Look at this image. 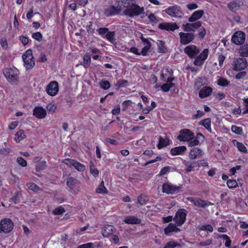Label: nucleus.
I'll use <instances>...</instances> for the list:
<instances>
[{"label": "nucleus", "instance_id": "obj_58", "mask_svg": "<svg viewBox=\"0 0 248 248\" xmlns=\"http://www.w3.org/2000/svg\"><path fill=\"white\" fill-rule=\"evenodd\" d=\"M171 169V167L167 166L162 168L159 172V175L163 176L169 172Z\"/></svg>", "mask_w": 248, "mask_h": 248}, {"label": "nucleus", "instance_id": "obj_11", "mask_svg": "<svg viewBox=\"0 0 248 248\" xmlns=\"http://www.w3.org/2000/svg\"><path fill=\"white\" fill-rule=\"evenodd\" d=\"M46 91L47 94L50 96L56 95L59 91V85L57 82L51 81L46 86Z\"/></svg>", "mask_w": 248, "mask_h": 248}, {"label": "nucleus", "instance_id": "obj_44", "mask_svg": "<svg viewBox=\"0 0 248 248\" xmlns=\"http://www.w3.org/2000/svg\"><path fill=\"white\" fill-rule=\"evenodd\" d=\"M187 142H188L189 146L191 147L198 145L200 142L199 140H197V138L194 137V135L191 137V139H190Z\"/></svg>", "mask_w": 248, "mask_h": 248}, {"label": "nucleus", "instance_id": "obj_64", "mask_svg": "<svg viewBox=\"0 0 248 248\" xmlns=\"http://www.w3.org/2000/svg\"><path fill=\"white\" fill-rule=\"evenodd\" d=\"M78 248H93V244L92 243H88L78 246Z\"/></svg>", "mask_w": 248, "mask_h": 248}, {"label": "nucleus", "instance_id": "obj_34", "mask_svg": "<svg viewBox=\"0 0 248 248\" xmlns=\"http://www.w3.org/2000/svg\"><path fill=\"white\" fill-rule=\"evenodd\" d=\"M119 3L118 5H122V8H128L129 4L132 2L134 0H116Z\"/></svg>", "mask_w": 248, "mask_h": 248}, {"label": "nucleus", "instance_id": "obj_31", "mask_svg": "<svg viewBox=\"0 0 248 248\" xmlns=\"http://www.w3.org/2000/svg\"><path fill=\"white\" fill-rule=\"evenodd\" d=\"M233 143L235 146H236L238 149V150L243 153H247L248 152L247 148L244 145L243 143L241 142H239L236 140L233 141Z\"/></svg>", "mask_w": 248, "mask_h": 248}, {"label": "nucleus", "instance_id": "obj_8", "mask_svg": "<svg viewBox=\"0 0 248 248\" xmlns=\"http://www.w3.org/2000/svg\"><path fill=\"white\" fill-rule=\"evenodd\" d=\"M181 187L172 185L170 183H164L162 186V191L167 194H175L178 193Z\"/></svg>", "mask_w": 248, "mask_h": 248}, {"label": "nucleus", "instance_id": "obj_9", "mask_svg": "<svg viewBox=\"0 0 248 248\" xmlns=\"http://www.w3.org/2000/svg\"><path fill=\"white\" fill-rule=\"evenodd\" d=\"M246 39V34L242 31L234 32L232 37V41L236 45H241L244 43Z\"/></svg>", "mask_w": 248, "mask_h": 248}, {"label": "nucleus", "instance_id": "obj_5", "mask_svg": "<svg viewBox=\"0 0 248 248\" xmlns=\"http://www.w3.org/2000/svg\"><path fill=\"white\" fill-rule=\"evenodd\" d=\"M164 11L170 16L174 17L181 18L184 15L180 7L177 5L169 7Z\"/></svg>", "mask_w": 248, "mask_h": 248}, {"label": "nucleus", "instance_id": "obj_61", "mask_svg": "<svg viewBox=\"0 0 248 248\" xmlns=\"http://www.w3.org/2000/svg\"><path fill=\"white\" fill-rule=\"evenodd\" d=\"M17 162L22 167H26L27 166L26 161L21 157H18L16 159Z\"/></svg>", "mask_w": 248, "mask_h": 248}, {"label": "nucleus", "instance_id": "obj_55", "mask_svg": "<svg viewBox=\"0 0 248 248\" xmlns=\"http://www.w3.org/2000/svg\"><path fill=\"white\" fill-rule=\"evenodd\" d=\"M32 37L34 39H35L39 42H40L42 40L43 36L40 32H36L33 33L32 34Z\"/></svg>", "mask_w": 248, "mask_h": 248}, {"label": "nucleus", "instance_id": "obj_47", "mask_svg": "<svg viewBox=\"0 0 248 248\" xmlns=\"http://www.w3.org/2000/svg\"><path fill=\"white\" fill-rule=\"evenodd\" d=\"M46 108L49 113H53L57 108V106L54 103H50L47 105Z\"/></svg>", "mask_w": 248, "mask_h": 248}, {"label": "nucleus", "instance_id": "obj_28", "mask_svg": "<svg viewBox=\"0 0 248 248\" xmlns=\"http://www.w3.org/2000/svg\"><path fill=\"white\" fill-rule=\"evenodd\" d=\"M116 33L115 31H109L105 35L104 38L109 41L111 43L114 44L116 43V39L115 38Z\"/></svg>", "mask_w": 248, "mask_h": 248}, {"label": "nucleus", "instance_id": "obj_43", "mask_svg": "<svg viewBox=\"0 0 248 248\" xmlns=\"http://www.w3.org/2000/svg\"><path fill=\"white\" fill-rule=\"evenodd\" d=\"M199 229L201 231H204L210 232H212L213 231V228L210 224L199 226Z\"/></svg>", "mask_w": 248, "mask_h": 248}, {"label": "nucleus", "instance_id": "obj_38", "mask_svg": "<svg viewBox=\"0 0 248 248\" xmlns=\"http://www.w3.org/2000/svg\"><path fill=\"white\" fill-rule=\"evenodd\" d=\"M73 167L77 170H78L79 171H83L85 170V166L83 164H82L76 160H75V163H74Z\"/></svg>", "mask_w": 248, "mask_h": 248}, {"label": "nucleus", "instance_id": "obj_19", "mask_svg": "<svg viewBox=\"0 0 248 248\" xmlns=\"http://www.w3.org/2000/svg\"><path fill=\"white\" fill-rule=\"evenodd\" d=\"M78 181L72 177H69L67 179V185L70 188V190L72 192H77L79 191L78 188H76L75 186L78 184Z\"/></svg>", "mask_w": 248, "mask_h": 248}, {"label": "nucleus", "instance_id": "obj_42", "mask_svg": "<svg viewBox=\"0 0 248 248\" xmlns=\"http://www.w3.org/2000/svg\"><path fill=\"white\" fill-rule=\"evenodd\" d=\"M209 53V50L207 48H205L203 50V51L200 53V54L198 56L199 59H201V60H203L204 61L207 58Z\"/></svg>", "mask_w": 248, "mask_h": 248}, {"label": "nucleus", "instance_id": "obj_27", "mask_svg": "<svg viewBox=\"0 0 248 248\" xmlns=\"http://www.w3.org/2000/svg\"><path fill=\"white\" fill-rule=\"evenodd\" d=\"M184 164L186 167V172H191L193 169L197 167L196 161L189 162L186 160L184 161Z\"/></svg>", "mask_w": 248, "mask_h": 248}, {"label": "nucleus", "instance_id": "obj_10", "mask_svg": "<svg viewBox=\"0 0 248 248\" xmlns=\"http://www.w3.org/2000/svg\"><path fill=\"white\" fill-rule=\"evenodd\" d=\"M180 42L183 45H187L195 39V35L192 32H183L179 33Z\"/></svg>", "mask_w": 248, "mask_h": 248}, {"label": "nucleus", "instance_id": "obj_16", "mask_svg": "<svg viewBox=\"0 0 248 248\" xmlns=\"http://www.w3.org/2000/svg\"><path fill=\"white\" fill-rule=\"evenodd\" d=\"M184 52L190 58H194L200 52V50L194 45H189L185 47Z\"/></svg>", "mask_w": 248, "mask_h": 248}, {"label": "nucleus", "instance_id": "obj_62", "mask_svg": "<svg viewBox=\"0 0 248 248\" xmlns=\"http://www.w3.org/2000/svg\"><path fill=\"white\" fill-rule=\"evenodd\" d=\"M186 7L188 10H189L190 11L195 10L198 8V5L196 3H194V2L187 4L186 5Z\"/></svg>", "mask_w": 248, "mask_h": 248}, {"label": "nucleus", "instance_id": "obj_48", "mask_svg": "<svg viewBox=\"0 0 248 248\" xmlns=\"http://www.w3.org/2000/svg\"><path fill=\"white\" fill-rule=\"evenodd\" d=\"M138 202L140 205H145L146 204L148 201V198L147 197L144 195H140L138 197Z\"/></svg>", "mask_w": 248, "mask_h": 248}, {"label": "nucleus", "instance_id": "obj_52", "mask_svg": "<svg viewBox=\"0 0 248 248\" xmlns=\"http://www.w3.org/2000/svg\"><path fill=\"white\" fill-rule=\"evenodd\" d=\"M83 61L84 66L86 67L88 66L91 62V56L88 54L86 53L83 57Z\"/></svg>", "mask_w": 248, "mask_h": 248}, {"label": "nucleus", "instance_id": "obj_26", "mask_svg": "<svg viewBox=\"0 0 248 248\" xmlns=\"http://www.w3.org/2000/svg\"><path fill=\"white\" fill-rule=\"evenodd\" d=\"M211 123V119L210 118H207L201 121L199 123V124L203 126L209 132H212Z\"/></svg>", "mask_w": 248, "mask_h": 248}, {"label": "nucleus", "instance_id": "obj_23", "mask_svg": "<svg viewBox=\"0 0 248 248\" xmlns=\"http://www.w3.org/2000/svg\"><path fill=\"white\" fill-rule=\"evenodd\" d=\"M115 230L114 227L110 225H106L102 229V233L104 237H107L113 233Z\"/></svg>", "mask_w": 248, "mask_h": 248}, {"label": "nucleus", "instance_id": "obj_30", "mask_svg": "<svg viewBox=\"0 0 248 248\" xmlns=\"http://www.w3.org/2000/svg\"><path fill=\"white\" fill-rule=\"evenodd\" d=\"M240 4L236 1H232L228 4V8L232 12H235L239 9Z\"/></svg>", "mask_w": 248, "mask_h": 248}, {"label": "nucleus", "instance_id": "obj_35", "mask_svg": "<svg viewBox=\"0 0 248 248\" xmlns=\"http://www.w3.org/2000/svg\"><path fill=\"white\" fill-rule=\"evenodd\" d=\"M25 137L24 132L23 130H20L17 132L15 135V140L16 142H19Z\"/></svg>", "mask_w": 248, "mask_h": 248}, {"label": "nucleus", "instance_id": "obj_17", "mask_svg": "<svg viewBox=\"0 0 248 248\" xmlns=\"http://www.w3.org/2000/svg\"><path fill=\"white\" fill-rule=\"evenodd\" d=\"M203 154L204 153L202 150L198 147H194L191 149L189 153L188 157L189 159L193 160L200 158Z\"/></svg>", "mask_w": 248, "mask_h": 248}, {"label": "nucleus", "instance_id": "obj_29", "mask_svg": "<svg viewBox=\"0 0 248 248\" xmlns=\"http://www.w3.org/2000/svg\"><path fill=\"white\" fill-rule=\"evenodd\" d=\"M170 144V140L168 139H164L161 137L159 138V143L157 147L159 149L165 147Z\"/></svg>", "mask_w": 248, "mask_h": 248}, {"label": "nucleus", "instance_id": "obj_36", "mask_svg": "<svg viewBox=\"0 0 248 248\" xmlns=\"http://www.w3.org/2000/svg\"><path fill=\"white\" fill-rule=\"evenodd\" d=\"M144 46L140 52V54H141L143 56H146L147 55L148 51L151 48V45L150 42H146V43L144 44Z\"/></svg>", "mask_w": 248, "mask_h": 248}, {"label": "nucleus", "instance_id": "obj_18", "mask_svg": "<svg viewBox=\"0 0 248 248\" xmlns=\"http://www.w3.org/2000/svg\"><path fill=\"white\" fill-rule=\"evenodd\" d=\"M33 114L38 119H43L46 115V111L42 107L37 106L33 109Z\"/></svg>", "mask_w": 248, "mask_h": 248}, {"label": "nucleus", "instance_id": "obj_51", "mask_svg": "<svg viewBox=\"0 0 248 248\" xmlns=\"http://www.w3.org/2000/svg\"><path fill=\"white\" fill-rule=\"evenodd\" d=\"M21 195L20 193L16 191L14 193V195L11 197V201L15 203H17L19 201V196Z\"/></svg>", "mask_w": 248, "mask_h": 248}, {"label": "nucleus", "instance_id": "obj_46", "mask_svg": "<svg viewBox=\"0 0 248 248\" xmlns=\"http://www.w3.org/2000/svg\"><path fill=\"white\" fill-rule=\"evenodd\" d=\"M180 246V244L174 241H169L166 244L164 248H175Z\"/></svg>", "mask_w": 248, "mask_h": 248}, {"label": "nucleus", "instance_id": "obj_45", "mask_svg": "<svg viewBox=\"0 0 248 248\" xmlns=\"http://www.w3.org/2000/svg\"><path fill=\"white\" fill-rule=\"evenodd\" d=\"M217 84L221 86L226 87L228 85L229 82L225 78L219 77L217 80Z\"/></svg>", "mask_w": 248, "mask_h": 248}, {"label": "nucleus", "instance_id": "obj_14", "mask_svg": "<svg viewBox=\"0 0 248 248\" xmlns=\"http://www.w3.org/2000/svg\"><path fill=\"white\" fill-rule=\"evenodd\" d=\"M247 66V62L245 58H239L236 59L233 64V69L235 71H240Z\"/></svg>", "mask_w": 248, "mask_h": 248}, {"label": "nucleus", "instance_id": "obj_59", "mask_svg": "<svg viewBox=\"0 0 248 248\" xmlns=\"http://www.w3.org/2000/svg\"><path fill=\"white\" fill-rule=\"evenodd\" d=\"M75 160L74 159H72L70 158H67L63 160H62V163H64L66 165L68 166H73L74 163H75Z\"/></svg>", "mask_w": 248, "mask_h": 248}, {"label": "nucleus", "instance_id": "obj_7", "mask_svg": "<svg viewBox=\"0 0 248 248\" xmlns=\"http://www.w3.org/2000/svg\"><path fill=\"white\" fill-rule=\"evenodd\" d=\"M187 200L192 203L195 206L198 207L204 208L213 205V203L209 202H207L200 198L192 197H187Z\"/></svg>", "mask_w": 248, "mask_h": 248}, {"label": "nucleus", "instance_id": "obj_12", "mask_svg": "<svg viewBox=\"0 0 248 248\" xmlns=\"http://www.w3.org/2000/svg\"><path fill=\"white\" fill-rule=\"evenodd\" d=\"M122 9V5H119L118 7L111 5L106 8L104 13L107 17L112 16L118 15Z\"/></svg>", "mask_w": 248, "mask_h": 248}, {"label": "nucleus", "instance_id": "obj_4", "mask_svg": "<svg viewBox=\"0 0 248 248\" xmlns=\"http://www.w3.org/2000/svg\"><path fill=\"white\" fill-rule=\"evenodd\" d=\"M14 228L13 221L8 218H5L0 221V233L10 232Z\"/></svg>", "mask_w": 248, "mask_h": 248}, {"label": "nucleus", "instance_id": "obj_57", "mask_svg": "<svg viewBox=\"0 0 248 248\" xmlns=\"http://www.w3.org/2000/svg\"><path fill=\"white\" fill-rule=\"evenodd\" d=\"M64 211L65 210L62 207L59 206L54 209V210L53 211V213L54 215H61L63 213Z\"/></svg>", "mask_w": 248, "mask_h": 248}, {"label": "nucleus", "instance_id": "obj_13", "mask_svg": "<svg viewBox=\"0 0 248 248\" xmlns=\"http://www.w3.org/2000/svg\"><path fill=\"white\" fill-rule=\"evenodd\" d=\"M194 136V133L188 129H183L180 131L177 139L181 141H187Z\"/></svg>", "mask_w": 248, "mask_h": 248}, {"label": "nucleus", "instance_id": "obj_32", "mask_svg": "<svg viewBox=\"0 0 248 248\" xmlns=\"http://www.w3.org/2000/svg\"><path fill=\"white\" fill-rule=\"evenodd\" d=\"M240 55L242 57L248 56V43L242 45L240 49Z\"/></svg>", "mask_w": 248, "mask_h": 248}, {"label": "nucleus", "instance_id": "obj_33", "mask_svg": "<svg viewBox=\"0 0 248 248\" xmlns=\"http://www.w3.org/2000/svg\"><path fill=\"white\" fill-rule=\"evenodd\" d=\"M46 167V163L45 161H40L36 165V170L37 172H40L45 170Z\"/></svg>", "mask_w": 248, "mask_h": 248}, {"label": "nucleus", "instance_id": "obj_53", "mask_svg": "<svg viewBox=\"0 0 248 248\" xmlns=\"http://www.w3.org/2000/svg\"><path fill=\"white\" fill-rule=\"evenodd\" d=\"M190 26L192 29L193 31H195L196 30L199 29L202 26V22L200 21H197L195 22L190 23Z\"/></svg>", "mask_w": 248, "mask_h": 248}, {"label": "nucleus", "instance_id": "obj_40", "mask_svg": "<svg viewBox=\"0 0 248 248\" xmlns=\"http://www.w3.org/2000/svg\"><path fill=\"white\" fill-rule=\"evenodd\" d=\"M228 187L230 189L235 188L238 186V184L235 180H228L227 182Z\"/></svg>", "mask_w": 248, "mask_h": 248}, {"label": "nucleus", "instance_id": "obj_39", "mask_svg": "<svg viewBox=\"0 0 248 248\" xmlns=\"http://www.w3.org/2000/svg\"><path fill=\"white\" fill-rule=\"evenodd\" d=\"M99 84L100 87L104 90H108L110 87V83L108 81L104 79L101 80Z\"/></svg>", "mask_w": 248, "mask_h": 248}, {"label": "nucleus", "instance_id": "obj_22", "mask_svg": "<svg viewBox=\"0 0 248 248\" xmlns=\"http://www.w3.org/2000/svg\"><path fill=\"white\" fill-rule=\"evenodd\" d=\"M180 229L177 228L175 224L170 223L164 229V232L166 235H170L171 232H180Z\"/></svg>", "mask_w": 248, "mask_h": 248}, {"label": "nucleus", "instance_id": "obj_37", "mask_svg": "<svg viewBox=\"0 0 248 248\" xmlns=\"http://www.w3.org/2000/svg\"><path fill=\"white\" fill-rule=\"evenodd\" d=\"M96 191L97 193H107L108 190L106 187L104 186V182L102 181L100 186L98 187L96 189Z\"/></svg>", "mask_w": 248, "mask_h": 248}, {"label": "nucleus", "instance_id": "obj_41", "mask_svg": "<svg viewBox=\"0 0 248 248\" xmlns=\"http://www.w3.org/2000/svg\"><path fill=\"white\" fill-rule=\"evenodd\" d=\"M174 87V84L173 83H167L164 84L161 86L162 90L165 92H169L170 88Z\"/></svg>", "mask_w": 248, "mask_h": 248}, {"label": "nucleus", "instance_id": "obj_49", "mask_svg": "<svg viewBox=\"0 0 248 248\" xmlns=\"http://www.w3.org/2000/svg\"><path fill=\"white\" fill-rule=\"evenodd\" d=\"M97 31L100 36L104 38L105 35L108 31V29L106 28H100L97 30Z\"/></svg>", "mask_w": 248, "mask_h": 248}, {"label": "nucleus", "instance_id": "obj_15", "mask_svg": "<svg viewBox=\"0 0 248 248\" xmlns=\"http://www.w3.org/2000/svg\"><path fill=\"white\" fill-rule=\"evenodd\" d=\"M158 28L167 31H174L179 29V26L174 22H163L158 25Z\"/></svg>", "mask_w": 248, "mask_h": 248}, {"label": "nucleus", "instance_id": "obj_54", "mask_svg": "<svg viewBox=\"0 0 248 248\" xmlns=\"http://www.w3.org/2000/svg\"><path fill=\"white\" fill-rule=\"evenodd\" d=\"M28 188L31 190L33 191H36L38 190L39 187L34 183H29L27 184Z\"/></svg>", "mask_w": 248, "mask_h": 248}, {"label": "nucleus", "instance_id": "obj_24", "mask_svg": "<svg viewBox=\"0 0 248 248\" xmlns=\"http://www.w3.org/2000/svg\"><path fill=\"white\" fill-rule=\"evenodd\" d=\"M212 88L208 86L203 87L199 92V96L202 98H205L209 96L212 92Z\"/></svg>", "mask_w": 248, "mask_h": 248}, {"label": "nucleus", "instance_id": "obj_21", "mask_svg": "<svg viewBox=\"0 0 248 248\" xmlns=\"http://www.w3.org/2000/svg\"><path fill=\"white\" fill-rule=\"evenodd\" d=\"M123 221L127 224H138L140 223V219L134 216H126Z\"/></svg>", "mask_w": 248, "mask_h": 248}, {"label": "nucleus", "instance_id": "obj_25", "mask_svg": "<svg viewBox=\"0 0 248 248\" xmlns=\"http://www.w3.org/2000/svg\"><path fill=\"white\" fill-rule=\"evenodd\" d=\"M186 150V148L185 146H178L172 148L170 150V153L172 155H182Z\"/></svg>", "mask_w": 248, "mask_h": 248}, {"label": "nucleus", "instance_id": "obj_3", "mask_svg": "<svg viewBox=\"0 0 248 248\" xmlns=\"http://www.w3.org/2000/svg\"><path fill=\"white\" fill-rule=\"evenodd\" d=\"M143 12L144 8L143 7L141 8L139 5L131 2L128 8H126L124 10V13L125 15L133 17L139 16L143 13Z\"/></svg>", "mask_w": 248, "mask_h": 248}, {"label": "nucleus", "instance_id": "obj_56", "mask_svg": "<svg viewBox=\"0 0 248 248\" xmlns=\"http://www.w3.org/2000/svg\"><path fill=\"white\" fill-rule=\"evenodd\" d=\"M196 163L197 167H207L208 166V163L205 159L198 160L196 161Z\"/></svg>", "mask_w": 248, "mask_h": 248}, {"label": "nucleus", "instance_id": "obj_2", "mask_svg": "<svg viewBox=\"0 0 248 248\" xmlns=\"http://www.w3.org/2000/svg\"><path fill=\"white\" fill-rule=\"evenodd\" d=\"M24 65L27 70L32 69L35 65V61L31 50H27L22 55Z\"/></svg>", "mask_w": 248, "mask_h": 248}, {"label": "nucleus", "instance_id": "obj_6", "mask_svg": "<svg viewBox=\"0 0 248 248\" xmlns=\"http://www.w3.org/2000/svg\"><path fill=\"white\" fill-rule=\"evenodd\" d=\"M187 211L185 209H180L176 213L173 221L176 223L177 226L183 225L186 219Z\"/></svg>", "mask_w": 248, "mask_h": 248}, {"label": "nucleus", "instance_id": "obj_1", "mask_svg": "<svg viewBox=\"0 0 248 248\" xmlns=\"http://www.w3.org/2000/svg\"><path fill=\"white\" fill-rule=\"evenodd\" d=\"M3 73L7 80L11 83H15L19 79V71L16 67L4 68Z\"/></svg>", "mask_w": 248, "mask_h": 248}, {"label": "nucleus", "instance_id": "obj_60", "mask_svg": "<svg viewBox=\"0 0 248 248\" xmlns=\"http://www.w3.org/2000/svg\"><path fill=\"white\" fill-rule=\"evenodd\" d=\"M247 72L246 71H242L239 72L235 76V78L237 79H244L246 78Z\"/></svg>", "mask_w": 248, "mask_h": 248}, {"label": "nucleus", "instance_id": "obj_63", "mask_svg": "<svg viewBox=\"0 0 248 248\" xmlns=\"http://www.w3.org/2000/svg\"><path fill=\"white\" fill-rule=\"evenodd\" d=\"M148 19L152 23H156L158 20H157V18L156 17V16L154 15V14H150L149 16H148Z\"/></svg>", "mask_w": 248, "mask_h": 248}, {"label": "nucleus", "instance_id": "obj_50", "mask_svg": "<svg viewBox=\"0 0 248 248\" xmlns=\"http://www.w3.org/2000/svg\"><path fill=\"white\" fill-rule=\"evenodd\" d=\"M231 129L232 132L236 134L241 135L242 134V129L240 127L232 125Z\"/></svg>", "mask_w": 248, "mask_h": 248}, {"label": "nucleus", "instance_id": "obj_20", "mask_svg": "<svg viewBox=\"0 0 248 248\" xmlns=\"http://www.w3.org/2000/svg\"><path fill=\"white\" fill-rule=\"evenodd\" d=\"M204 14V11L200 10L195 11L188 18V21L189 22H193L200 19Z\"/></svg>", "mask_w": 248, "mask_h": 248}]
</instances>
